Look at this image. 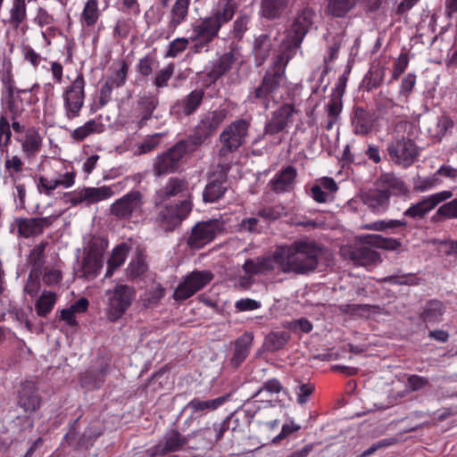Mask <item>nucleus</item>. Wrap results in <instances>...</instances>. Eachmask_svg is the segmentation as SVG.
<instances>
[{
    "label": "nucleus",
    "instance_id": "052dcab7",
    "mask_svg": "<svg viewBox=\"0 0 457 457\" xmlns=\"http://www.w3.org/2000/svg\"><path fill=\"white\" fill-rule=\"evenodd\" d=\"M128 70V64L126 62H122L120 69L108 78L107 80L115 87L123 86L127 79Z\"/></svg>",
    "mask_w": 457,
    "mask_h": 457
},
{
    "label": "nucleus",
    "instance_id": "393cba45",
    "mask_svg": "<svg viewBox=\"0 0 457 457\" xmlns=\"http://www.w3.org/2000/svg\"><path fill=\"white\" fill-rule=\"evenodd\" d=\"M17 140L21 142V149L28 158L35 156L42 145V137L35 129H26L24 137Z\"/></svg>",
    "mask_w": 457,
    "mask_h": 457
},
{
    "label": "nucleus",
    "instance_id": "b1692460",
    "mask_svg": "<svg viewBox=\"0 0 457 457\" xmlns=\"http://www.w3.org/2000/svg\"><path fill=\"white\" fill-rule=\"evenodd\" d=\"M225 118V110H218L208 113L199 125V129L203 132L197 138V143L200 144L208 135L212 133L224 121Z\"/></svg>",
    "mask_w": 457,
    "mask_h": 457
},
{
    "label": "nucleus",
    "instance_id": "680f3d73",
    "mask_svg": "<svg viewBox=\"0 0 457 457\" xmlns=\"http://www.w3.org/2000/svg\"><path fill=\"white\" fill-rule=\"evenodd\" d=\"M62 278L60 270L54 267H46L43 273V282L47 286L58 284Z\"/></svg>",
    "mask_w": 457,
    "mask_h": 457
},
{
    "label": "nucleus",
    "instance_id": "69168bd1",
    "mask_svg": "<svg viewBox=\"0 0 457 457\" xmlns=\"http://www.w3.org/2000/svg\"><path fill=\"white\" fill-rule=\"evenodd\" d=\"M235 307L239 312H247V311H253L261 307L260 302L250 299V298H244L240 299L236 302Z\"/></svg>",
    "mask_w": 457,
    "mask_h": 457
},
{
    "label": "nucleus",
    "instance_id": "8fccbe9b",
    "mask_svg": "<svg viewBox=\"0 0 457 457\" xmlns=\"http://www.w3.org/2000/svg\"><path fill=\"white\" fill-rule=\"evenodd\" d=\"M366 241L370 245L387 250H396L401 245V243L396 239H386L378 235H369L366 237Z\"/></svg>",
    "mask_w": 457,
    "mask_h": 457
},
{
    "label": "nucleus",
    "instance_id": "bf43d9fd",
    "mask_svg": "<svg viewBox=\"0 0 457 457\" xmlns=\"http://www.w3.org/2000/svg\"><path fill=\"white\" fill-rule=\"evenodd\" d=\"M39 275L29 271L27 282L24 286V292L31 297H35L40 290Z\"/></svg>",
    "mask_w": 457,
    "mask_h": 457
},
{
    "label": "nucleus",
    "instance_id": "4be33fe9",
    "mask_svg": "<svg viewBox=\"0 0 457 457\" xmlns=\"http://www.w3.org/2000/svg\"><path fill=\"white\" fill-rule=\"evenodd\" d=\"M242 62V55L239 51L237 49H231L220 57L210 75L216 79Z\"/></svg>",
    "mask_w": 457,
    "mask_h": 457
},
{
    "label": "nucleus",
    "instance_id": "13d9d810",
    "mask_svg": "<svg viewBox=\"0 0 457 457\" xmlns=\"http://www.w3.org/2000/svg\"><path fill=\"white\" fill-rule=\"evenodd\" d=\"M147 269L145 260L139 254L135 260L131 261L127 268V271L131 277H139L143 275Z\"/></svg>",
    "mask_w": 457,
    "mask_h": 457
},
{
    "label": "nucleus",
    "instance_id": "f03ea898",
    "mask_svg": "<svg viewBox=\"0 0 457 457\" xmlns=\"http://www.w3.org/2000/svg\"><path fill=\"white\" fill-rule=\"evenodd\" d=\"M235 10L233 0H219L210 16L192 25V34L188 37H177L170 43L166 56H178L187 49L189 42L194 43L195 52L202 51L218 36L222 25L232 19Z\"/></svg>",
    "mask_w": 457,
    "mask_h": 457
},
{
    "label": "nucleus",
    "instance_id": "603ef678",
    "mask_svg": "<svg viewBox=\"0 0 457 457\" xmlns=\"http://www.w3.org/2000/svg\"><path fill=\"white\" fill-rule=\"evenodd\" d=\"M204 92L202 90H195L191 92L184 100V112L190 114L196 110L202 102Z\"/></svg>",
    "mask_w": 457,
    "mask_h": 457
},
{
    "label": "nucleus",
    "instance_id": "ddd939ff",
    "mask_svg": "<svg viewBox=\"0 0 457 457\" xmlns=\"http://www.w3.org/2000/svg\"><path fill=\"white\" fill-rule=\"evenodd\" d=\"M62 214V212L61 211H57L45 217L18 220V233L23 237L37 236L41 234L46 228L50 227Z\"/></svg>",
    "mask_w": 457,
    "mask_h": 457
},
{
    "label": "nucleus",
    "instance_id": "7ed1b4c3",
    "mask_svg": "<svg viewBox=\"0 0 457 457\" xmlns=\"http://www.w3.org/2000/svg\"><path fill=\"white\" fill-rule=\"evenodd\" d=\"M411 124L406 120L397 122L393 129V139L388 144L387 151L391 159L403 167L410 166L418 154L414 143L408 137L407 131Z\"/></svg>",
    "mask_w": 457,
    "mask_h": 457
},
{
    "label": "nucleus",
    "instance_id": "e2e57ef3",
    "mask_svg": "<svg viewBox=\"0 0 457 457\" xmlns=\"http://www.w3.org/2000/svg\"><path fill=\"white\" fill-rule=\"evenodd\" d=\"M437 213L446 218H457V198L441 205Z\"/></svg>",
    "mask_w": 457,
    "mask_h": 457
},
{
    "label": "nucleus",
    "instance_id": "a18cd8bd",
    "mask_svg": "<svg viewBox=\"0 0 457 457\" xmlns=\"http://www.w3.org/2000/svg\"><path fill=\"white\" fill-rule=\"evenodd\" d=\"M357 0H328V11L337 17L345 16L356 4Z\"/></svg>",
    "mask_w": 457,
    "mask_h": 457
},
{
    "label": "nucleus",
    "instance_id": "7c9ffc66",
    "mask_svg": "<svg viewBox=\"0 0 457 457\" xmlns=\"http://www.w3.org/2000/svg\"><path fill=\"white\" fill-rule=\"evenodd\" d=\"M190 0H176L170 11L169 27L174 31L187 20Z\"/></svg>",
    "mask_w": 457,
    "mask_h": 457
},
{
    "label": "nucleus",
    "instance_id": "f257e3e1",
    "mask_svg": "<svg viewBox=\"0 0 457 457\" xmlns=\"http://www.w3.org/2000/svg\"><path fill=\"white\" fill-rule=\"evenodd\" d=\"M320 249L312 241L298 240L290 245H280L272 254L247 260L243 270L245 277L265 274L272 270L303 274L316 268Z\"/></svg>",
    "mask_w": 457,
    "mask_h": 457
},
{
    "label": "nucleus",
    "instance_id": "c85d7f7f",
    "mask_svg": "<svg viewBox=\"0 0 457 457\" xmlns=\"http://www.w3.org/2000/svg\"><path fill=\"white\" fill-rule=\"evenodd\" d=\"M352 259L358 265L370 266L380 261V255L370 246L362 245L352 253Z\"/></svg>",
    "mask_w": 457,
    "mask_h": 457
},
{
    "label": "nucleus",
    "instance_id": "4d7b16f0",
    "mask_svg": "<svg viewBox=\"0 0 457 457\" xmlns=\"http://www.w3.org/2000/svg\"><path fill=\"white\" fill-rule=\"evenodd\" d=\"M57 187L58 182L56 181V179H54L40 176L37 180V189L39 194L50 196Z\"/></svg>",
    "mask_w": 457,
    "mask_h": 457
},
{
    "label": "nucleus",
    "instance_id": "774afa93",
    "mask_svg": "<svg viewBox=\"0 0 457 457\" xmlns=\"http://www.w3.org/2000/svg\"><path fill=\"white\" fill-rule=\"evenodd\" d=\"M173 74V67L169 65L168 67L161 70L155 77L154 84L158 87H162L167 85L168 80Z\"/></svg>",
    "mask_w": 457,
    "mask_h": 457
},
{
    "label": "nucleus",
    "instance_id": "2f4dec72",
    "mask_svg": "<svg viewBox=\"0 0 457 457\" xmlns=\"http://www.w3.org/2000/svg\"><path fill=\"white\" fill-rule=\"evenodd\" d=\"M445 312V306L441 302L432 300L425 305L420 318L427 324H434L441 320Z\"/></svg>",
    "mask_w": 457,
    "mask_h": 457
},
{
    "label": "nucleus",
    "instance_id": "412c9836",
    "mask_svg": "<svg viewBox=\"0 0 457 457\" xmlns=\"http://www.w3.org/2000/svg\"><path fill=\"white\" fill-rule=\"evenodd\" d=\"M364 204L378 213H384L388 207L390 194L378 187L377 190L361 195Z\"/></svg>",
    "mask_w": 457,
    "mask_h": 457
},
{
    "label": "nucleus",
    "instance_id": "9d476101",
    "mask_svg": "<svg viewBox=\"0 0 457 457\" xmlns=\"http://www.w3.org/2000/svg\"><path fill=\"white\" fill-rule=\"evenodd\" d=\"M85 86L84 77L79 73L62 92L64 113L69 120L75 119L80 115L85 101Z\"/></svg>",
    "mask_w": 457,
    "mask_h": 457
},
{
    "label": "nucleus",
    "instance_id": "3c124183",
    "mask_svg": "<svg viewBox=\"0 0 457 457\" xmlns=\"http://www.w3.org/2000/svg\"><path fill=\"white\" fill-rule=\"evenodd\" d=\"M11 125L8 120V119L1 115L0 116V150L1 152H4V149L7 148V146L11 143Z\"/></svg>",
    "mask_w": 457,
    "mask_h": 457
},
{
    "label": "nucleus",
    "instance_id": "864d4df0",
    "mask_svg": "<svg viewBox=\"0 0 457 457\" xmlns=\"http://www.w3.org/2000/svg\"><path fill=\"white\" fill-rule=\"evenodd\" d=\"M23 162L17 155L8 157L4 162V168L13 182L17 180V174L21 172Z\"/></svg>",
    "mask_w": 457,
    "mask_h": 457
},
{
    "label": "nucleus",
    "instance_id": "cd10ccee",
    "mask_svg": "<svg viewBox=\"0 0 457 457\" xmlns=\"http://www.w3.org/2000/svg\"><path fill=\"white\" fill-rule=\"evenodd\" d=\"M295 177V169L292 166H287L270 181L271 187L276 192L288 191L292 188Z\"/></svg>",
    "mask_w": 457,
    "mask_h": 457
},
{
    "label": "nucleus",
    "instance_id": "6e6d98bb",
    "mask_svg": "<svg viewBox=\"0 0 457 457\" xmlns=\"http://www.w3.org/2000/svg\"><path fill=\"white\" fill-rule=\"evenodd\" d=\"M441 183L437 174L429 177L418 178L414 182V188L420 192H425L434 188Z\"/></svg>",
    "mask_w": 457,
    "mask_h": 457
},
{
    "label": "nucleus",
    "instance_id": "72a5a7b5",
    "mask_svg": "<svg viewBox=\"0 0 457 457\" xmlns=\"http://www.w3.org/2000/svg\"><path fill=\"white\" fill-rule=\"evenodd\" d=\"M103 259L86 255L81 268L78 270L79 276L87 279L96 278L103 268Z\"/></svg>",
    "mask_w": 457,
    "mask_h": 457
},
{
    "label": "nucleus",
    "instance_id": "6ab92c4d",
    "mask_svg": "<svg viewBox=\"0 0 457 457\" xmlns=\"http://www.w3.org/2000/svg\"><path fill=\"white\" fill-rule=\"evenodd\" d=\"M338 187L331 178H323L311 188L310 195L317 203L331 202L335 198Z\"/></svg>",
    "mask_w": 457,
    "mask_h": 457
},
{
    "label": "nucleus",
    "instance_id": "2eb2a0df",
    "mask_svg": "<svg viewBox=\"0 0 457 457\" xmlns=\"http://www.w3.org/2000/svg\"><path fill=\"white\" fill-rule=\"evenodd\" d=\"M452 196L453 193L449 190L432 194L409 207L404 212V215L413 219L422 218L425 214L433 210L439 203L447 200Z\"/></svg>",
    "mask_w": 457,
    "mask_h": 457
},
{
    "label": "nucleus",
    "instance_id": "338daca9",
    "mask_svg": "<svg viewBox=\"0 0 457 457\" xmlns=\"http://www.w3.org/2000/svg\"><path fill=\"white\" fill-rule=\"evenodd\" d=\"M7 108L11 112V119L16 120L23 112V104L19 98L11 97L7 103Z\"/></svg>",
    "mask_w": 457,
    "mask_h": 457
},
{
    "label": "nucleus",
    "instance_id": "473e14b6",
    "mask_svg": "<svg viewBox=\"0 0 457 457\" xmlns=\"http://www.w3.org/2000/svg\"><path fill=\"white\" fill-rule=\"evenodd\" d=\"M225 179L221 176L220 179H212L205 187L203 197L206 203H213L219 200L226 192Z\"/></svg>",
    "mask_w": 457,
    "mask_h": 457
},
{
    "label": "nucleus",
    "instance_id": "a878e982",
    "mask_svg": "<svg viewBox=\"0 0 457 457\" xmlns=\"http://www.w3.org/2000/svg\"><path fill=\"white\" fill-rule=\"evenodd\" d=\"M129 252V246L127 243H121L112 249L111 257L107 261L105 278L112 277L114 271L123 265Z\"/></svg>",
    "mask_w": 457,
    "mask_h": 457
},
{
    "label": "nucleus",
    "instance_id": "1a4fd4ad",
    "mask_svg": "<svg viewBox=\"0 0 457 457\" xmlns=\"http://www.w3.org/2000/svg\"><path fill=\"white\" fill-rule=\"evenodd\" d=\"M190 145V141L182 140L170 148L167 152L157 155L154 162V174L160 177L164 174L177 171L181 159L188 151L192 150Z\"/></svg>",
    "mask_w": 457,
    "mask_h": 457
},
{
    "label": "nucleus",
    "instance_id": "49530a36",
    "mask_svg": "<svg viewBox=\"0 0 457 457\" xmlns=\"http://www.w3.org/2000/svg\"><path fill=\"white\" fill-rule=\"evenodd\" d=\"M406 225L407 221L405 220H380L364 225L363 228L375 231H386L387 229H395L399 227H405Z\"/></svg>",
    "mask_w": 457,
    "mask_h": 457
},
{
    "label": "nucleus",
    "instance_id": "4c0bfd02",
    "mask_svg": "<svg viewBox=\"0 0 457 457\" xmlns=\"http://www.w3.org/2000/svg\"><path fill=\"white\" fill-rule=\"evenodd\" d=\"M27 20V4L25 0H12L9 9V23L18 28Z\"/></svg>",
    "mask_w": 457,
    "mask_h": 457
},
{
    "label": "nucleus",
    "instance_id": "4468645a",
    "mask_svg": "<svg viewBox=\"0 0 457 457\" xmlns=\"http://www.w3.org/2000/svg\"><path fill=\"white\" fill-rule=\"evenodd\" d=\"M220 226L218 220H208L197 223L192 229L188 238L191 247L201 248L210 243L220 231Z\"/></svg>",
    "mask_w": 457,
    "mask_h": 457
},
{
    "label": "nucleus",
    "instance_id": "c756f323",
    "mask_svg": "<svg viewBox=\"0 0 457 457\" xmlns=\"http://www.w3.org/2000/svg\"><path fill=\"white\" fill-rule=\"evenodd\" d=\"M253 336L250 332L244 333L236 342L235 353L232 358V363L238 366L249 354Z\"/></svg>",
    "mask_w": 457,
    "mask_h": 457
},
{
    "label": "nucleus",
    "instance_id": "5701e85b",
    "mask_svg": "<svg viewBox=\"0 0 457 457\" xmlns=\"http://www.w3.org/2000/svg\"><path fill=\"white\" fill-rule=\"evenodd\" d=\"M378 187L392 195H406L409 192L404 182L393 174H383L378 181Z\"/></svg>",
    "mask_w": 457,
    "mask_h": 457
},
{
    "label": "nucleus",
    "instance_id": "ea45409f",
    "mask_svg": "<svg viewBox=\"0 0 457 457\" xmlns=\"http://www.w3.org/2000/svg\"><path fill=\"white\" fill-rule=\"evenodd\" d=\"M56 303V295L51 291H43L35 303L37 314L46 317L52 312Z\"/></svg>",
    "mask_w": 457,
    "mask_h": 457
},
{
    "label": "nucleus",
    "instance_id": "f704fd0d",
    "mask_svg": "<svg viewBox=\"0 0 457 457\" xmlns=\"http://www.w3.org/2000/svg\"><path fill=\"white\" fill-rule=\"evenodd\" d=\"M229 398V395H222L215 399L211 400H200L195 398L191 400L187 406L193 411H209L218 409L220 406L224 404Z\"/></svg>",
    "mask_w": 457,
    "mask_h": 457
},
{
    "label": "nucleus",
    "instance_id": "c9c22d12",
    "mask_svg": "<svg viewBox=\"0 0 457 457\" xmlns=\"http://www.w3.org/2000/svg\"><path fill=\"white\" fill-rule=\"evenodd\" d=\"M100 14L98 0H87L80 14L82 26L93 27L97 22Z\"/></svg>",
    "mask_w": 457,
    "mask_h": 457
},
{
    "label": "nucleus",
    "instance_id": "aec40b11",
    "mask_svg": "<svg viewBox=\"0 0 457 457\" xmlns=\"http://www.w3.org/2000/svg\"><path fill=\"white\" fill-rule=\"evenodd\" d=\"M187 442L186 437L182 436L179 432L171 430L165 435L163 441L152 448V454L163 455L170 452H177L180 450Z\"/></svg>",
    "mask_w": 457,
    "mask_h": 457
},
{
    "label": "nucleus",
    "instance_id": "a19ab883",
    "mask_svg": "<svg viewBox=\"0 0 457 457\" xmlns=\"http://www.w3.org/2000/svg\"><path fill=\"white\" fill-rule=\"evenodd\" d=\"M373 123L370 116L362 110H358L353 119V127L355 134L366 135L372 129Z\"/></svg>",
    "mask_w": 457,
    "mask_h": 457
},
{
    "label": "nucleus",
    "instance_id": "6e6552de",
    "mask_svg": "<svg viewBox=\"0 0 457 457\" xmlns=\"http://www.w3.org/2000/svg\"><path fill=\"white\" fill-rule=\"evenodd\" d=\"M315 12L308 8L301 11L294 20L291 28L287 30V40L283 46L285 51L283 53L292 56L295 53L296 48L302 43L304 36L312 25Z\"/></svg>",
    "mask_w": 457,
    "mask_h": 457
},
{
    "label": "nucleus",
    "instance_id": "58836bf2",
    "mask_svg": "<svg viewBox=\"0 0 457 457\" xmlns=\"http://www.w3.org/2000/svg\"><path fill=\"white\" fill-rule=\"evenodd\" d=\"M46 245L47 243L41 242L36 245L29 254L28 262L32 266L30 271L35 272V274H41V269L45 262L44 258Z\"/></svg>",
    "mask_w": 457,
    "mask_h": 457
},
{
    "label": "nucleus",
    "instance_id": "f8f14e48",
    "mask_svg": "<svg viewBox=\"0 0 457 457\" xmlns=\"http://www.w3.org/2000/svg\"><path fill=\"white\" fill-rule=\"evenodd\" d=\"M191 199H184L179 204L166 205L159 211L158 220L167 229L172 230L191 212Z\"/></svg>",
    "mask_w": 457,
    "mask_h": 457
},
{
    "label": "nucleus",
    "instance_id": "39448f33",
    "mask_svg": "<svg viewBox=\"0 0 457 457\" xmlns=\"http://www.w3.org/2000/svg\"><path fill=\"white\" fill-rule=\"evenodd\" d=\"M290 55L281 53L276 58L272 67L267 71L262 85L253 92V97L262 101L265 108L269 107V101L272 93L278 87L284 79L285 69Z\"/></svg>",
    "mask_w": 457,
    "mask_h": 457
},
{
    "label": "nucleus",
    "instance_id": "423d86ee",
    "mask_svg": "<svg viewBox=\"0 0 457 457\" xmlns=\"http://www.w3.org/2000/svg\"><path fill=\"white\" fill-rule=\"evenodd\" d=\"M145 199L139 190H130L116 199L109 208L110 213L120 220H137L144 214Z\"/></svg>",
    "mask_w": 457,
    "mask_h": 457
},
{
    "label": "nucleus",
    "instance_id": "bb28decb",
    "mask_svg": "<svg viewBox=\"0 0 457 457\" xmlns=\"http://www.w3.org/2000/svg\"><path fill=\"white\" fill-rule=\"evenodd\" d=\"M105 126L101 119H92L87 120L82 126L72 130L71 136L76 141H83L93 134H100L104 131Z\"/></svg>",
    "mask_w": 457,
    "mask_h": 457
},
{
    "label": "nucleus",
    "instance_id": "f3484780",
    "mask_svg": "<svg viewBox=\"0 0 457 457\" xmlns=\"http://www.w3.org/2000/svg\"><path fill=\"white\" fill-rule=\"evenodd\" d=\"M40 396L34 382L26 381L19 391L18 404L26 412H34L40 406Z\"/></svg>",
    "mask_w": 457,
    "mask_h": 457
},
{
    "label": "nucleus",
    "instance_id": "dca6fc26",
    "mask_svg": "<svg viewBox=\"0 0 457 457\" xmlns=\"http://www.w3.org/2000/svg\"><path fill=\"white\" fill-rule=\"evenodd\" d=\"M191 189L186 179L170 178L167 183L157 192L159 201L170 200L172 197L180 196L190 199Z\"/></svg>",
    "mask_w": 457,
    "mask_h": 457
},
{
    "label": "nucleus",
    "instance_id": "0e129e2a",
    "mask_svg": "<svg viewBox=\"0 0 457 457\" xmlns=\"http://www.w3.org/2000/svg\"><path fill=\"white\" fill-rule=\"evenodd\" d=\"M54 17L44 8L39 7L37 11L35 22L39 27L50 26L54 23Z\"/></svg>",
    "mask_w": 457,
    "mask_h": 457
},
{
    "label": "nucleus",
    "instance_id": "a211bd4d",
    "mask_svg": "<svg viewBox=\"0 0 457 457\" xmlns=\"http://www.w3.org/2000/svg\"><path fill=\"white\" fill-rule=\"evenodd\" d=\"M295 108L292 104H284L274 112L271 120L266 124L265 131L268 134H277L282 131L293 121Z\"/></svg>",
    "mask_w": 457,
    "mask_h": 457
},
{
    "label": "nucleus",
    "instance_id": "20e7f679",
    "mask_svg": "<svg viewBox=\"0 0 457 457\" xmlns=\"http://www.w3.org/2000/svg\"><path fill=\"white\" fill-rule=\"evenodd\" d=\"M128 178L109 186L98 187H87L79 188L67 195L68 201L72 205L85 204L90 205L110 199L115 195L120 194L127 187Z\"/></svg>",
    "mask_w": 457,
    "mask_h": 457
},
{
    "label": "nucleus",
    "instance_id": "e433bc0d",
    "mask_svg": "<svg viewBox=\"0 0 457 457\" xmlns=\"http://www.w3.org/2000/svg\"><path fill=\"white\" fill-rule=\"evenodd\" d=\"M289 0H262V13L268 19L278 18L287 8Z\"/></svg>",
    "mask_w": 457,
    "mask_h": 457
},
{
    "label": "nucleus",
    "instance_id": "9b49d317",
    "mask_svg": "<svg viewBox=\"0 0 457 457\" xmlns=\"http://www.w3.org/2000/svg\"><path fill=\"white\" fill-rule=\"evenodd\" d=\"M249 123L245 120H237L228 126L220 135L222 145L220 155H227L241 146L245 139Z\"/></svg>",
    "mask_w": 457,
    "mask_h": 457
},
{
    "label": "nucleus",
    "instance_id": "79ce46f5",
    "mask_svg": "<svg viewBox=\"0 0 457 457\" xmlns=\"http://www.w3.org/2000/svg\"><path fill=\"white\" fill-rule=\"evenodd\" d=\"M108 246L107 241L100 237H90L86 245V255L103 259L104 253Z\"/></svg>",
    "mask_w": 457,
    "mask_h": 457
},
{
    "label": "nucleus",
    "instance_id": "09e8293b",
    "mask_svg": "<svg viewBox=\"0 0 457 457\" xmlns=\"http://www.w3.org/2000/svg\"><path fill=\"white\" fill-rule=\"evenodd\" d=\"M195 293L196 290L194 289V287L191 285V283L187 279L186 277H184L175 288L173 298L176 301H184L194 295Z\"/></svg>",
    "mask_w": 457,
    "mask_h": 457
},
{
    "label": "nucleus",
    "instance_id": "c03bdc74",
    "mask_svg": "<svg viewBox=\"0 0 457 457\" xmlns=\"http://www.w3.org/2000/svg\"><path fill=\"white\" fill-rule=\"evenodd\" d=\"M185 277L196 292L204 288L213 278V275L208 270H195Z\"/></svg>",
    "mask_w": 457,
    "mask_h": 457
},
{
    "label": "nucleus",
    "instance_id": "0eeeda50",
    "mask_svg": "<svg viewBox=\"0 0 457 457\" xmlns=\"http://www.w3.org/2000/svg\"><path fill=\"white\" fill-rule=\"evenodd\" d=\"M106 306L104 309L108 320L116 321L132 304L136 292L133 287L127 285H117L113 289L105 292Z\"/></svg>",
    "mask_w": 457,
    "mask_h": 457
},
{
    "label": "nucleus",
    "instance_id": "5fc2aeb1",
    "mask_svg": "<svg viewBox=\"0 0 457 457\" xmlns=\"http://www.w3.org/2000/svg\"><path fill=\"white\" fill-rule=\"evenodd\" d=\"M160 143V135L154 134L147 137L143 143L137 144L135 146V154H144L154 150Z\"/></svg>",
    "mask_w": 457,
    "mask_h": 457
},
{
    "label": "nucleus",
    "instance_id": "de8ad7c7",
    "mask_svg": "<svg viewBox=\"0 0 457 457\" xmlns=\"http://www.w3.org/2000/svg\"><path fill=\"white\" fill-rule=\"evenodd\" d=\"M156 99L153 96L144 95L140 97L138 102V106L142 111V116L139 120L140 126H143L152 116V113L156 107Z\"/></svg>",
    "mask_w": 457,
    "mask_h": 457
},
{
    "label": "nucleus",
    "instance_id": "37998d69",
    "mask_svg": "<svg viewBox=\"0 0 457 457\" xmlns=\"http://www.w3.org/2000/svg\"><path fill=\"white\" fill-rule=\"evenodd\" d=\"M290 336L287 332H271L264 341V346L268 351H277L285 346Z\"/></svg>",
    "mask_w": 457,
    "mask_h": 457
}]
</instances>
